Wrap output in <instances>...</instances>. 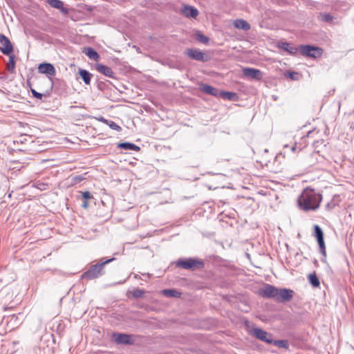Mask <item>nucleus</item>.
Listing matches in <instances>:
<instances>
[{"mask_svg":"<svg viewBox=\"0 0 354 354\" xmlns=\"http://www.w3.org/2000/svg\"><path fill=\"white\" fill-rule=\"evenodd\" d=\"M82 196L83 198L85 200H88V199H90L92 198V196L91 195V194L88 192H82Z\"/></svg>","mask_w":354,"mask_h":354,"instance_id":"nucleus-34","label":"nucleus"},{"mask_svg":"<svg viewBox=\"0 0 354 354\" xmlns=\"http://www.w3.org/2000/svg\"><path fill=\"white\" fill-rule=\"evenodd\" d=\"M243 74L252 80H260L262 78V73L260 70L252 68H244Z\"/></svg>","mask_w":354,"mask_h":354,"instance_id":"nucleus-9","label":"nucleus"},{"mask_svg":"<svg viewBox=\"0 0 354 354\" xmlns=\"http://www.w3.org/2000/svg\"><path fill=\"white\" fill-rule=\"evenodd\" d=\"M313 263H314L316 266H318V261H317V259H315V260H314V261H313Z\"/></svg>","mask_w":354,"mask_h":354,"instance_id":"nucleus-40","label":"nucleus"},{"mask_svg":"<svg viewBox=\"0 0 354 354\" xmlns=\"http://www.w3.org/2000/svg\"><path fill=\"white\" fill-rule=\"evenodd\" d=\"M162 294L167 297H180L181 293L171 289H165L162 291Z\"/></svg>","mask_w":354,"mask_h":354,"instance_id":"nucleus-24","label":"nucleus"},{"mask_svg":"<svg viewBox=\"0 0 354 354\" xmlns=\"http://www.w3.org/2000/svg\"><path fill=\"white\" fill-rule=\"evenodd\" d=\"M296 148H297V145L295 144L294 146H292V147H291V150H292V151H295Z\"/></svg>","mask_w":354,"mask_h":354,"instance_id":"nucleus-38","label":"nucleus"},{"mask_svg":"<svg viewBox=\"0 0 354 354\" xmlns=\"http://www.w3.org/2000/svg\"><path fill=\"white\" fill-rule=\"evenodd\" d=\"M322 201V195L314 189L307 187L303 190L297 202L299 208L304 212L315 211Z\"/></svg>","mask_w":354,"mask_h":354,"instance_id":"nucleus-1","label":"nucleus"},{"mask_svg":"<svg viewBox=\"0 0 354 354\" xmlns=\"http://www.w3.org/2000/svg\"><path fill=\"white\" fill-rule=\"evenodd\" d=\"M182 12L183 14L187 17L196 18L198 15L197 9L191 6H185Z\"/></svg>","mask_w":354,"mask_h":354,"instance_id":"nucleus-15","label":"nucleus"},{"mask_svg":"<svg viewBox=\"0 0 354 354\" xmlns=\"http://www.w3.org/2000/svg\"><path fill=\"white\" fill-rule=\"evenodd\" d=\"M176 266L185 270H196L203 268L204 263L200 259L189 258L179 259L176 261Z\"/></svg>","mask_w":354,"mask_h":354,"instance_id":"nucleus-4","label":"nucleus"},{"mask_svg":"<svg viewBox=\"0 0 354 354\" xmlns=\"http://www.w3.org/2000/svg\"><path fill=\"white\" fill-rule=\"evenodd\" d=\"M113 260V259H108L100 264L93 266L83 274L82 277L86 279H93L99 277L103 274L104 266Z\"/></svg>","mask_w":354,"mask_h":354,"instance_id":"nucleus-6","label":"nucleus"},{"mask_svg":"<svg viewBox=\"0 0 354 354\" xmlns=\"http://www.w3.org/2000/svg\"><path fill=\"white\" fill-rule=\"evenodd\" d=\"M201 90L207 94L217 97L219 95L218 90L209 85L203 84L201 86Z\"/></svg>","mask_w":354,"mask_h":354,"instance_id":"nucleus-17","label":"nucleus"},{"mask_svg":"<svg viewBox=\"0 0 354 354\" xmlns=\"http://www.w3.org/2000/svg\"><path fill=\"white\" fill-rule=\"evenodd\" d=\"M301 139H305V138H306V137H305L304 136H301Z\"/></svg>","mask_w":354,"mask_h":354,"instance_id":"nucleus-41","label":"nucleus"},{"mask_svg":"<svg viewBox=\"0 0 354 354\" xmlns=\"http://www.w3.org/2000/svg\"><path fill=\"white\" fill-rule=\"evenodd\" d=\"M186 53L192 59L198 61L205 60V54L198 50L188 49Z\"/></svg>","mask_w":354,"mask_h":354,"instance_id":"nucleus-13","label":"nucleus"},{"mask_svg":"<svg viewBox=\"0 0 354 354\" xmlns=\"http://www.w3.org/2000/svg\"><path fill=\"white\" fill-rule=\"evenodd\" d=\"M129 293L133 297L138 298L142 297L145 292L141 289L136 288L130 291Z\"/></svg>","mask_w":354,"mask_h":354,"instance_id":"nucleus-27","label":"nucleus"},{"mask_svg":"<svg viewBox=\"0 0 354 354\" xmlns=\"http://www.w3.org/2000/svg\"><path fill=\"white\" fill-rule=\"evenodd\" d=\"M259 295L266 298H274L278 301H285L288 299V290H279L274 286L266 284L259 290Z\"/></svg>","mask_w":354,"mask_h":354,"instance_id":"nucleus-2","label":"nucleus"},{"mask_svg":"<svg viewBox=\"0 0 354 354\" xmlns=\"http://www.w3.org/2000/svg\"><path fill=\"white\" fill-rule=\"evenodd\" d=\"M252 334L256 337L257 338L266 342L267 343H272V336L269 335L266 331L260 329V328H254L252 330Z\"/></svg>","mask_w":354,"mask_h":354,"instance_id":"nucleus-8","label":"nucleus"},{"mask_svg":"<svg viewBox=\"0 0 354 354\" xmlns=\"http://www.w3.org/2000/svg\"><path fill=\"white\" fill-rule=\"evenodd\" d=\"M47 3L53 8L59 9L64 14L68 13V10L64 7V3L60 0H48Z\"/></svg>","mask_w":354,"mask_h":354,"instance_id":"nucleus-14","label":"nucleus"},{"mask_svg":"<svg viewBox=\"0 0 354 354\" xmlns=\"http://www.w3.org/2000/svg\"><path fill=\"white\" fill-rule=\"evenodd\" d=\"M0 44H1L0 50L3 54L10 55L13 53V46L12 43L8 37L2 34H0Z\"/></svg>","mask_w":354,"mask_h":354,"instance_id":"nucleus-7","label":"nucleus"},{"mask_svg":"<svg viewBox=\"0 0 354 354\" xmlns=\"http://www.w3.org/2000/svg\"><path fill=\"white\" fill-rule=\"evenodd\" d=\"M196 39L203 44H207L209 41V38L200 32L196 33Z\"/></svg>","mask_w":354,"mask_h":354,"instance_id":"nucleus-29","label":"nucleus"},{"mask_svg":"<svg viewBox=\"0 0 354 354\" xmlns=\"http://www.w3.org/2000/svg\"><path fill=\"white\" fill-rule=\"evenodd\" d=\"M319 133L316 129H313L312 131H309L306 134V138H313L315 134H317Z\"/></svg>","mask_w":354,"mask_h":354,"instance_id":"nucleus-32","label":"nucleus"},{"mask_svg":"<svg viewBox=\"0 0 354 354\" xmlns=\"http://www.w3.org/2000/svg\"><path fill=\"white\" fill-rule=\"evenodd\" d=\"M302 75L301 73L297 72H290L289 71V79L293 80H299L301 78Z\"/></svg>","mask_w":354,"mask_h":354,"instance_id":"nucleus-30","label":"nucleus"},{"mask_svg":"<svg viewBox=\"0 0 354 354\" xmlns=\"http://www.w3.org/2000/svg\"><path fill=\"white\" fill-rule=\"evenodd\" d=\"M335 205H336V204L334 202L331 201V202L327 203V205H326V208L328 210H332L333 209H334Z\"/></svg>","mask_w":354,"mask_h":354,"instance_id":"nucleus-35","label":"nucleus"},{"mask_svg":"<svg viewBox=\"0 0 354 354\" xmlns=\"http://www.w3.org/2000/svg\"><path fill=\"white\" fill-rule=\"evenodd\" d=\"M114 340L118 344H131L132 337L126 334H113Z\"/></svg>","mask_w":354,"mask_h":354,"instance_id":"nucleus-12","label":"nucleus"},{"mask_svg":"<svg viewBox=\"0 0 354 354\" xmlns=\"http://www.w3.org/2000/svg\"><path fill=\"white\" fill-rule=\"evenodd\" d=\"M308 280L310 284L315 288L320 286V281L317 276L316 272L313 271L308 275Z\"/></svg>","mask_w":354,"mask_h":354,"instance_id":"nucleus-18","label":"nucleus"},{"mask_svg":"<svg viewBox=\"0 0 354 354\" xmlns=\"http://www.w3.org/2000/svg\"><path fill=\"white\" fill-rule=\"evenodd\" d=\"M234 26L236 28L248 30L250 29V25L244 19H236L234 21Z\"/></svg>","mask_w":354,"mask_h":354,"instance_id":"nucleus-19","label":"nucleus"},{"mask_svg":"<svg viewBox=\"0 0 354 354\" xmlns=\"http://www.w3.org/2000/svg\"><path fill=\"white\" fill-rule=\"evenodd\" d=\"M84 53L91 59L97 61L100 56L98 53L92 48L88 47L84 49Z\"/></svg>","mask_w":354,"mask_h":354,"instance_id":"nucleus-22","label":"nucleus"},{"mask_svg":"<svg viewBox=\"0 0 354 354\" xmlns=\"http://www.w3.org/2000/svg\"><path fill=\"white\" fill-rule=\"evenodd\" d=\"M95 69L100 73L104 75L106 77H109L110 78L115 79V73L111 69V68L103 65L102 64H97L95 65Z\"/></svg>","mask_w":354,"mask_h":354,"instance_id":"nucleus-10","label":"nucleus"},{"mask_svg":"<svg viewBox=\"0 0 354 354\" xmlns=\"http://www.w3.org/2000/svg\"><path fill=\"white\" fill-rule=\"evenodd\" d=\"M79 74L86 84H89L92 75L84 69H79Z\"/></svg>","mask_w":354,"mask_h":354,"instance_id":"nucleus-21","label":"nucleus"},{"mask_svg":"<svg viewBox=\"0 0 354 354\" xmlns=\"http://www.w3.org/2000/svg\"><path fill=\"white\" fill-rule=\"evenodd\" d=\"M98 121L103 122L104 124H106L108 125L111 129H113L115 131H117L118 132L122 131V127L117 124L115 122L111 120H108L103 117H100L97 119Z\"/></svg>","mask_w":354,"mask_h":354,"instance_id":"nucleus-16","label":"nucleus"},{"mask_svg":"<svg viewBox=\"0 0 354 354\" xmlns=\"http://www.w3.org/2000/svg\"><path fill=\"white\" fill-rule=\"evenodd\" d=\"M299 50L301 55L313 59L321 57L324 53L322 48L308 44H301Z\"/></svg>","mask_w":354,"mask_h":354,"instance_id":"nucleus-3","label":"nucleus"},{"mask_svg":"<svg viewBox=\"0 0 354 354\" xmlns=\"http://www.w3.org/2000/svg\"><path fill=\"white\" fill-rule=\"evenodd\" d=\"M300 48V45L297 46H289V54L295 55L297 53H299V48Z\"/></svg>","mask_w":354,"mask_h":354,"instance_id":"nucleus-31","label":"nucleus"},{"mask_svg":"<svg viewBox=\"0 0 354 354\" xmlns=\"http://www.w3.org/2000/svg\"><path fill=\"white\" fill-rule=\"evenodd\" d=\"M320 19L324 22H331L333 19V17L329 13H321Z\"/></svg>","mask_w":354,"mask_h":354,"instance_id":"nucleus-28","label":"nucleus"},{"mask_svg":"<svg viewBox=\"0 0 354 354\" xmlns=\"http://www.w3.org/2000/svg\"><path fill=\"white\" fill-rule=\"evenodd\" d=\"M38 70L41 73L49 74L51 75H54L55 74V67L49 63L39 64Z\"/></svg>","mask_w":354,"mask_h":354,"instance_id":"nucleus-11","label":"nucleus"},{"mask_svg":"<svg viewBox=\"0 0 354 354\" xmlns=\"http://www.w3.org/2000/svg\"><path fill=\"white\" fill-rule=\"evenodd\" d=\"M294 292L289 289V301L292 299L293 297Z\"/></svg>","mask_w":354,"mask_h":354,"instance_id":"nucleus-36","label":"nucleus"},{"mask_svg":"<svg viewBox=\"0 0 354 354\" xmlns=\"http://www.w3.org/2000/svg\"><path fill=\"white\" fill-rule=\"evenodd\" d=\"M8 56L9 57V62L7 64V68L9 71L12 72L15 68V55L12 53L10 55Z\"/></svg>","mask_w":354,"mask_h":354,"instance_id":"nucleus-26","label":"nucleus"},{"mask_svg":"<svg viewBox=\"0 0 354 354\" xmlns=\"http://www.w3.org/2000/svg\"><path fill=\"white\" fill-rule=\"evenodd\" d=\"M118 147L120 148V149H127V150H132V151H138L140 150L139 147H138L137 145H136L133 143H129V142L119 143L118 145Z\"/></svg>","mask_w":354,"mask_h":354,"instance_id":"nucleus-20","label":"nucleus"},{"mask_svg":"<svg viewBox=\"0 0 354 354\" xmlns=\"http://www.w3.org/2000/svg\"><path fill=\"white\" fill-rule=\"evenodd\" d=\"M82 207H83L84 208H87V207H88V203H87L86 201H84V202L83 203V204H82Z\"/></svg>","mask_w":354,"mask_h":354,"instance_id":"nucleus-37","label":"nucleus"},{"mask_svg":"<svg viewBox=\"0 0 354 354\" xmlns=\"http://www.w3.org/2000/svg\"><path fill=\"white\" fill-rule=\"evenodd\" d=\"M69 179H70V182H71V185L73 186V185H75L80 183V182H82V180L86 179V178L82 175H78V176H70Z\"/></svg>","mask_w":354,"mask_h":354,"instance_id":"nucleus-25","label":"nucleus"},{"mask_svg":"<svg viewBox=\"0 0 354 354\" xmlns=\"http://www.w3.org/2000/svg\"><path fill=\"white\" fill-rule=\"evenodd\" d=\"M317 156H318V154L317 153H313L311 154L310 156H311V158H314V157Z\"/></svg>","mask_w":354,"mask_h":354,"instance_id":"nucleus-39","label":"nucleus"},{"mask_svg":"<svg viewBox=\"0 0 354 354\" xmlns=\"http://www.w3.org/2000/svg\"><path fill=\"white\" fill-rule=\"evenodd\" d=\"M313 228H314L313 235L317 239V243L319 245V252L322 255V258L321 261L323 263H327L326 250V245H325V242H324V239L323 230L318 225H315L313 226Z\"/></svg>","mask_w":354,"mask_h":354,"instance_id":"nucleus-5","label":"nucleus"},{"mask_svg":"<svg viewBox=\"0 0 354 354\" xmlns=\"http://www.w3.org/2000/svg\"><path fill=\"white\" fill-rule=\"evenodd\" d=\"M31 92H32L33 96L37 98V99L41 100L42 98V97H43V95L41 93H39L37 92L34 89H32Z\"/></svg>","mask_w":354,"mask_h":354,"instance_id":"nucleus-33","label":"nucleus"},{"mask_svg":"<svg viewBox=\"0 0 354 354\" xmlns=\"http://www.w3.org/2000/svg\"><path fill=\"white\" fill-rule=\"evenodd\" d=\"M218 96L222 98L227 99L229 100H234L237 98V95L235 93L230 91H221L219 92Z\"/></svg>","mask_w":354,"mask_h":354,"instance_id":"nucleus-23","label":"nucleus"}]
</instances>
